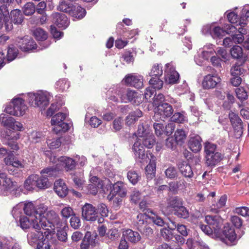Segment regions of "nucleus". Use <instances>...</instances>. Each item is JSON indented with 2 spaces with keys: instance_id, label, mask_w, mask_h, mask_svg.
Masks as SVG:
<instances>
[{
  "instance_id": "nucleus-3",
  "label": "nucleus",
  "mask_w": 249,
  "mask_h": 249,
  "mask_svg": "<svg viewBox=\"0 0 249 249\" xmlns=\"http://www.w3.org/2000/svg\"><path fill=\"white\" fill-rule=\"evenodd\" d=\"M90 181L91 183L88 186L89 193L96 195L99 189H102L104 192H106V188H104V185L106 182H109V180L106 178L104 180H102L97 176H93L90 178Z\"/></svg>"
},
{
  "instance_id": "nucleus-24",
  "label": "nucleus",
  "mask_w": 249,
  "mask_h": 249,
  "mask_svg": "<svg viewBox=\"0 0 249 249\" xmlns=\"http://www.w3.org/2000/svg\"><path fill=\"white\" fill-rule=\"evenodd\" d=\"M95 245V237L91 236L90 232L87 231L80 245L81 249H89Z\"/></svg>"
},
{
  "instance_id": "nucleus-56",
  "label": "nucleus",
  "mask_w": 249,
  "mask_h": 249,
  "mask_svg": "<svg viewBox=\"0 0 249 249\" xmlns=\"http://www.w3.org/2000/svg\"><path fill=\"white\" fill-rule=\"evenodd\" d=\"M47 217L50 219L51 223L53 224H58L60 222V218L58 215L54 211H50L47 213Z\"/></svg>"
},
{
  "instance_id": "nucleus-61",
  "label": "nucleus",
  "mask_w": 249,
  "mask_h": 249,
  "mask_svg": "<svg viewBox=\"0 0 249 249\" xmlns=\"http://www.w3.org/2000/svg\"><path fill=\"white\" fill-rule=\"evenodd\" d=\"M46 142L49 148L53 149L58 148L61 143L60 138L53 140L48 139Z\"/></svg>"
},
{
  "instance_id": "nucleus-25",
  "label": "nucleus",
  "mask_w": 249,
  "mask_h": 249,
  "mask_svg": "<svg viewBox=\"0 0 249 249\" xmlns=\"http://www.w3.org/2000/svg\"><path fill=\"white\" fill-rule=\"evenodd\" d=\"M223 234L231 243H233L236 239L237 235L235 233V230L229 225L224 227Z\"/></svg>"
},
{
  "instance_id": "nucleus-58",
  "label": "nucleus",
  "mask_w": 249,
  "mask_h": 249,
  "mask_svg": "<svg viewBox=\"0 0 249 249\" xmlns=\"http://www.w3.org/2000/svg\"><path fill=\"white\" fill-rule=\"evenodd\" d=\"M150 158L149 163L145 167V171H154L156 170V157L151 153H149Z\"/></svg>"
},
{
  "instance_id": "nucleus-27",
  "label": "nucleus",
  "mask_w": 249,
  "mask_h": 249,
  "mask_svg": "<svg viewBox=\"0 0 249 249\" xmlns=\"http://www.w3.org/2000/svg\"><path fill=\"white\" fill-rule=\"evenodd\" d=\"M142 115V113L139 109L130 112L126 117V124L127 125H130L134 124Z\"/></svg>"
},
{
  "instance_id": "nucleus-48",
  "label": "nucleus",
  "mask_w": 249,
  "mask_h": 249,
  "mask_svg": "<svg viewBox=\"0 0 249 249\" xmlns=\"http://www.w3.org/2000/svg\"><path fill=\"white\" fill-rule=\"evenodd\" d=\"M35 38L40 41L45 40L47 38V34L41 28H36L34 32Z\"/></svg>"
},
{
  "instance_id": "nucleus-10",
  "label": "nucleus",
  "mask_w": 249,
  "mask_h": 249,
  "mask_svg": "<svg viewBox=\"0 0 249 249\" xmlns=\"http://www.w3.org/2000/svg\"><path fill=\"white\" fill-rule=\"evenodd\" d=\"M18 46L23 51L28 52L36 48L34 40L29 36L18 37L16 39Z\"/></svg>"
},
{
  "instance_id": "nucleus-12",
  "label": "nucleus",
  "mask_w": 249,
  "mask_h": 249,
  "mask_svg": "<svg viewBox=\"0 0 249 249\" xmlns=\"http://www.w3.org/2000/svg\"><path fill=\"white\" fill-rule=\"evenodd\" d=\"M40 175H36V186L40 189H45L50 187L53 184V180L48 178L47 175L49 172H40ZM51 178V176H49Z\"/></svg>"
},
{
  "instance_id": "nucleus-2",
  "label": "nucleus",
  "mask_w": 249,
  "mask_h": 249,
  "mask_svg": "<svg viewBox=\"0 0 249 249\" xmlns=\"http://www.w3.org/2000/svg\"><path fill=\"white\" fill-rule=\"evenodd\" d=\"M66 118V114L63 113H58L53 116L51 120V124L54 125L53 131L55 133L60 132H66L69 129V125L68 124L63 122Z\"/></svg>"
},
{
  "instance_id": "nucleus-46",
  "label": "nucleus",
  "mask_w": 249,
  "mask_h": 249,
  "mask_svg": "<svg viewBox=\"0 0 249 249\" xmlns=\"http://www.w3.org/2000/svg\"><path fill=\"white\" fill-rule=\"evenodd\" d=\"M231 56L236 59L241 58L243 56L242 48L238 45L234 46L231 50Z\"/></svg>"
},
{
  "instance_id": "nucleus-14",
  "label": "nucleus",
  "mask_w": 249,
  "mask_h": 249,
  "mask_svg": "<svg viewBox=\"0 0 249 249\" xmlns=\"http://www.w3.org/2000/svg\"><path fill=\"white\" fill-rule=\"evenodd\" d=\"M205 221L215 232L221 227L222 219L220 216L207 215L205 216Z\"/></svg>"
},
{
  "instance_id": "nucleus-60",
  "label": "nucleus",
  "mask_w": 249,
  "mask_h": 249,
  "mask_svg": "<svg viewBox=\"0 0 249 249\" xmlns=\"http://www.w3.org/2000/svg\"><path fill=\"white\" fill-rule=\"evenodd\" d=\"M171 121L178 123H183L186 120V117L184 114L180 112L175 113L171 118Z\"/></svg>"
},
{
  "instance_id": "nucleus-22",
  "label": "nucleus",
  "mask_w": 249,
  "mask_h": 249,
  "mask_svg": "<svg viewBox=\"0 0 249 249\" xmlns=\"http://www.w3.org/2000/svg\"><path fill=\"white\" fill-rule=\"evenodd\" d=\"M201 138L198 135L191 137L189 140L188 145L190 149L194 152H199L202 147Z\"/></svg>"
},
{
  "instance_id": "nucleus-36",
  "label": "nucleus",
  "mask_w": 249,
  "mask_h": 249,
  "mask_svg": "<svg viewBox=\"0 0 249 249\" xmlns=\"http://www.w3.org/2000/svg\"><path fill=\"white\" fill-rule=\"evenodd\" d=\"M249 21V6H245L242 10L239 24L241 26H244Z\"/></svg>"
},
{
  "instance_id": "nucleus-13",
  "label": "nucleus",
  "mask_w": 249,
  "mask_h": 249,
  "mask_svg": "<svg viewBox=\"0 0 249 249\" xmlns=\"http://www.w3.org/2000/svg\"><path fill=\"white\" fill-rule=\"evenodd\" d=\"M124 80L127 85L137 89H140L143 86V78L141 75L128 74Z\"/></svg>"
},
{
  "instance_id": "nucleus-37",
  "label": "nucleus",
  "mask_w": 249,
  "mask_h": 249,
  "mask_svg": "<svg viewBox=\"0 0 249 249\" xmlns=\"http://www.w3.org/2000/svg\"><path fill=\"white\" fill-rule=\"evenodd\" d=\"M14 119L12 117H9L5 114H1L0 115V122L4 126L11 128L12 126Z\"/></svg>"
},
{
  "instance_id": "nucleus-49",
  "label": "nucleus",
  "mask_w": 249,
  "mask_h": 249,
  "mask_svg": "<svg viewBox=\"0 0 249 249\" xmlns=\"http://www.w3.org/2000/svg\"><path fill=\"white\" fill-rule=\"evenodd\" d=\"M35 6L32 2H27L23 7V12L26 16H30L35 12Z\"/></svg>"
},
{
  "instance_id": "nucleus-63",
  "label": "nucleus",
  "mask_w": 249,
  "mask_h": 249,
  "mask_svg": "<svg viewBox=\"0 0 249 249\" xmlns=\"http://www.w3.org/2000/svg\"><path fill=\"white\" fill-rule=\"evenodd\" d=\"M216 146L215 144L210 142H206L204 147L206 156L208 155L209 154H215L216 153Z\"/></svg>"
},
{
  "instance_id": "nucleus-50",
  "label": "nucleus",
  "mask_w": 249,
  "mask_h": 249,
  "mask_svg": "<svg viewBox=\"0 0 249 249\" xmlns=\"http://www.w3.org/2000/svg\"><path fill=\"white\" fill-rule=\"evenodd\" d=\"M75 214L73 209L70 206L64 207L61 211L62 216L66 219H68L71 216H73Z\"/></svg>"
},
{
  "instance_id": "nucleus-34",
  "label": "nucleus",
  "mask_w": 249,
  "mask_h": 249,
  "mask_svg": "<svg viewBox=\"0 0 249 249\" xmlns=\"http://www.w3.org/2000/svg\"><path fill=\"white\" fill-rule=\"evenodd\" d=\"M71 176L76 187L79 189L82 188V185L85 182L83 174L81 172H75Z\"/></svg>"
},
{
  "instance_id": "nucleus-43",
  "label": "nucleus",
  "mask_w": 249,
  "mask_h": 249,
  "mask_svg": "<svg viewBox=\"0 0 249 249\" xmlns=\"http://www.w3.org/2000/svg\"><path fill=\"white\" fill-rule=\"evenodd\" d=\"M18 53V50L13 46L9 47L7 52V61L9 62L15 59L17 56Z\"/></svg>"
},
{
  "instance_id": "nucleus-8",
  "label": "nucleus",
  "mask_w": 249,
  "mask_h": 249,
  "mask_svg": "<svg viewBox=\"0 0 249 249\" xmlns=\"http://www.w3.org/2000/svg\"><path fill=\"white\" fill-rule=\"evenodd\" d=\"M82 216L87 221H95L98 217L95 207L90 203H86L82 207Z\"/></svg>"
},
{
  "instance_id": "nucleus-5",
  "label": "nucleus",
  "mask_w": 249,
  "mask_h": 249,
  "mask_svg": "<svg viewBox=\"0 0 249 249\" xmlns=\"http://www.w3.org/2000/svg\"><path fill=\"white\" fill-rule=\"evenodd\" d=\"M106 183L109 185L110 189V194L107 196L108 199H111L117 195L122 197H124L126 196V189L124 184L123 182L117 181L113 184L109 181V182H106Z\"/></svg>"
},
{
  "instance_id": "nucleus-31",
  "label": "nucleus",
  "mask_w": 249,
  "mask_h": 249,
  "mask_svg": "<svg viewBox=\"0 0 249 249\" xmlns=\"http://www.w3.org/2000/svg\"><path fill=\"white\" fill-rule=\"evenodd\" d=\"M227 200V196L226 195L222 196L216 204L212 205L211 211L214 213H218L220 209L225 205Z\"/></svg>"
},
{
  "instance_id": "nucleus-6",
  "label": "nucleus",
  "mask_w": 249,
  "mask_h": 249,
  "mask_svg": "<svg viewBox=\"0 0 249 249\" xmlns=\"http://www.w3.org/2000/svg\"><path fill=\"white\" fill-rule=\"evenodd\" d=\"M172 107L168 103H162L157 107V111L154 116L155 120H164V119L170 117L173 113Z\"/></svg>"
},
{
  "instance_id": "nucleus-30",
  "label": "nucleus",
  "mask_w": 249,
  "mask_h": 249,
  "mask_svg": "<svg viewBox=\"0 0 249 249\" xmlns=\"http://www.w3.org/2000/svg\"><path fill=\"white\" fill-rule=\"evenodd\" d=\"M86 10L84 8L79 5H72V9L71 11L70 15L76 18L81 19L85 17Z\"/></svg>"
},
{
  "instance_id": "nucleus-35",
  "label": "nucleus",
  "mask_w": 249,
  "mask_h": 249,
  "mask_svg": "<svg viewBox=\"0 0 249 249\" xmlns=\"http://www.w3.org/2000/svg\"><path fill=\"white\" fill-rule=\"evenodd\" d=\"M149 130L148 127L147 125H144L142 123L138 125L137 133H134L133 136L141 138L145 137L150 134Z\"/></svg>"
},
{
  "instance_id": "nucleus-19",
  "label": "nucleus",
  "mask_w": 249,
  "mask_h": 249,
  "mask_svg": "<svg viewBox=\"0 0 249 249\" xmlns=\"http://www.w3.org/2000/svg\"><path fill=\"white\" fill-rule=\"evenodd\" d=\"M57 161L58 163L56 164V166L60 164L64 167L66 170H72L75 167V161L70 157L61 156L58 158Z\"/></svg>"
},
{
  "instance_id": "nucleus-38",
  "label": "nucleus",
  "mask_w": 249,
  "mask_h": 249,
  "mask_svg": "<svg viewBox=\"0 0 249 249\" xmlns=\"http://www.w3.org/2000/svg\"><path fill=\"white\" fill-rule=\"evenodd\" d=\"M36 179L35 174H32L29 176L24 181V187L27 190L33 189L34 186H36Z\"/></svg>"
},
{
  "instance_id": "nucleus-28",
  "label": "nucleus",
  "mask_w": 249,
  "mask_h": 249,
  "mask_svg": "<svg viewBox=\"0 0 249 249\" xmlns=\"http://www.w3.org/2000/svg\"><path fill=\"white\" fill-rule=\"evenodd\" d=\"M11 21L15 24H21L23 20L24 17L21 12L19 9H15L12 10L10 13Z\"/></svg>"
},
{
  "instance_id": "nucleus-53",
  "label": "nucleus",
  "mask_w": 249,
  "mask_h": 249,
  "mask_svg": "<svg viewBox=\"0 0 249 249\" xmlns=\"http://www.w3.org/2000/svg\"><path fill=\"white\" fill-rule=\"evenodd\" d=\"M175 139L178 142H182L186 139V134L182 129H177L175 134Z\"/></svg>"
},
{
  "instance_id": "nucleus-9",
  "label": "nucleus",
  "mask_w": 249,
  "mask_h": 249,
  "mask_svg": "<svg viewBox=\"0 0 249 249\" xmlns=\"http://www.w3.org/2000/svg\"><path fill=\"white\" fill-rule=\"evenodd\" d=\"M0 179L2 180V184L0 187V193L2 195L6 196L8 193L16 188V182L13 181L10 178H8L5 173H1Z\"/></svg>"
},
{
  "instance_id": "nucleus-32",
  "label": "nucleus",
  "mask_w": 249,
  "mask_h": 249,
  "mask_svg": "<svg viewBox=\"0 0 249 249\" xmlns=\"http://www.w3.org/2000/svg\"><path fill=\"white\" fill-rule=\"evenodd\" d=\"M172 213L177 216L178 218L186 219L189 216V212L188 210L184 206L180 205L177 210H175Z\"/></svg>"
},
{
  "instance_id": "nucleus-15",
  "label": "nucleus",
  "mask_w": 249,
  "mask_h": 249,
  "mask_svg": "<svg viewBox=\"0 0 249 249\" xmlns=\"http://www.w3.org/2000/svg\"><path fill=\"white\" fill-rule=\"evenodd\" d=\"M220 78L217 75L208 74L202 81V87L205 89H213L220 82Z\"/></svg>"
},
{
  "instance_id": "nucleus-52",
  "label": "nucleus",
  "mask_w": 249,
  "mask_h": 249,
  "mask_svg": "<svg viewBox=\"0 0 249 249\" xmlns=\"http://www.w3.org/2000/svg\"><path fill=\"white\" fill-rule=\"evenodd\" d=\"M123 120L122 117H119L115 118L112 122V127L114 131L117 132L123 128Z\"/></svg>"
},
{
  "instance_id": "nucleus-33",
  "label": "nucleus",
  "mask_w": 249,
  "mask_h": 249,
  "mask_svg": "<svg viewBox=\"0 0 249 249\" xmlns=\"http://www.w3.org/2000/svg\"><path fill=\"white\" fill-rule=\"evenodd\" d=\"M24 213L29 216L34 215L36 219H37V214L38 213V210L35 208L34 205L32 202H28L25 204L24 207Z\"/></svg>"
},
{
  "instance_id": "nucleus-23",
  "label": "nucleus",
  "mask_w": 249,
  "mask_h": 249,
  "mask_svg": "<svg viewBox=\"0 0 249 249\" xmlns=\"http://www.w3.org/2000/svg\"><path fill=\"white\" fill-rule=\"evenodd\" d=\"M123 237L134 243L139 242L141 239V237L138 232L133 231L130 229L123 231Z\"/></svg>"
},
{
  "instance_id": "nucleus-41",
  "label": "nucleus",
  "mask_w": 249,
  "mask_h": 249,
  "mask_svg": "<svg viewBox=\"0 0 249 249\" xmlns=\"http://www.w3.org/2000/svg\"><path fill=\"white\" fill-rule=\"evenodd\" d=\"M141 140L142 145L147 148H152L155 142L154 136L150 134L142 138V139Z\"/></svg>"
},
{
  "instance_id": "nucleus-16",
  "label": "nucleus",
  "mask_w": 249,
  "mask_h": 249,
  "mask_svg": "<svg viewBox=\"0 0 249 249\" xmlns=\"http://www.w3.org/2000/svg\"><path fill=\"white\" fill-rule=\"evenodd\" d=\"M53 22L59 28H66L69 25L67 17L64 14L54 13L52 15Z\"/></svg>"
},
{
  "instance_id": "nucleus-57",
  "label": "nucleus",
  "mask_w": 249,
  "mask_h": 249,
  "mask_svg": "<svg viewBox=\"0 0 249 249\" xmlns=\"http://www.w3.org/2000/svg\"><path fill=\"white\" fill-rule=\"evenodd\" d=\"M162 67L160 65H154L151 70L149 75L150 76H160L162 74Z\"/></svg>"
},
{
  "instance_id": "nucleus-55",
  "label": "nucleus",
  "mask_w": 249,
  "mask_h": 249,
  "mask_svg": "<svg viewBox=\"0 0 249 249\" xmlns=\"http://www.w3.org/2000/svg\"><path fill=\"white\" fill-rule=\"evenodd\" d=\"M96 210L97 213H99L103 217L108 216V210L106 204L104 203L99 204Z\"/></svg>"
},
{
  "instance_id": "nucleus-40",
  "label": "nucleus",
  "mask_w": 249,
  "mask_h": 249,
  "mask_svg": "<svg viewBox=\"0 0 249 249\" xmlns=\"http://www.w3.org/2000/svg\"><path fill=\"white\" fill-rule=\"evenodd\" d=\"M57 9L70 14L71 11L72 9V5L69 2H66L65 0H61L57 7Z\"/></svg>"
},
{
  "instance_id": "nucleus-47",
  "label": "nucleus",
  "mask_w": 249,
  "mask_h": 249,
  "mask_svg": "<svg viewBox=\"0 0 249 249\" xmlns=\"http://www.w3.org/2000/svg\"><path fill=\"white\" fill-rule=\"evenodd\" d=\"M149 84L154 89H160L163 86V82L157 76L152 77L149 81Z\"/></svg>"
},
{
  "instance_id": "nucleus-29",
  "label": "nucleus",
  "mask_w": 249,
  "mask_h": 249,
  "mask_svg": "<svg viewBox=\"0 0 249 249\" xmlns=\"http://www.w3.org/2000/svg\"><path fill=\"white\" fill-rule=\"evenodd\" d=\"M19 223L21 229L25 231L30 229L32 226L34 228V224L36 223V219H30L26 216H22L20 217Z\"/></svg>"
},
{
  "instance_id": "nucleus-54",
  "label": "nucleus",
  "mask_w": 249,
  "mask_h": 249,
  "mask_svg": "<svg viewBox=\"0 0 249 249\" xmlns=\"http://www.w3.org/2000/svg\"><path fill=\"white\" fill-rule=\"evenodd\" d=\"M5 134H2V135L8 141L10 140H17L19 138L20 134L19 133L11 131L10 130H7Z\"/></svg>"
},
{
  "instance_id": "nucleus-21",
  "label": "nucleus",
  "mask_w": 249,
  "mask_h": 249,
  "mask_svg": "<svg viewBox=\"0 0 249 249\" xmlns=\"http://www.w3.org/2000/svg\"><path fill=\"white\" fill-rule=\"evenodd\" d=\"M12 104L15 105L17 114H18L19 116L23 115L28 109L24 101L20 98L14 99L12 101Z\"/></svg>"
},
{
  "instance_id": "nucleus-59",
  "label": "nucleus",
  "mask_w": 249,
  "mask_h": 249,
  "mask_svg": "<svg viewBox=\"0 0 249 249\" xmlns=\"http://www.w3.org/2000/svg\"><path fill=\"white\" fill-rule=\"evenodd\" d=\"M237 97L240 100H245L248 98L247 91L242 87L238 88L235 89Z\"/></svg>"
},
{
  "instance_id": "nucleus-4",
  "label": "nucleus",
  "mask_w": 249,
  "mask_h": 249,
  "mask_svg": "<svg viewBox=\"0 0 249 249\" xmlns=\"http://www.w3.org/2000/svg\"><path fill=\"white\" fill-rule=\"evenodd\" d=\"M132 150L136 158L141 162H147L149 159V153H145L141 139H138L134 143Z\"/></svg>"
},
{
  "instance_id": "nucleus-44",
  "label": "nucleus",
  "mask_w": 249,
  "mask_h": 249,
  "mask_svg": "<svg viewBox=\"0 0 249 249\" xmlns=\"http://www.w3.org/2000/svg\"><path fill=\"white\" fill-rule=\"evenodd\" d=\"M233 212L244 217L249 218V208L246 206L236 207Z\"/></svg>"
},
{
  "instance_id": "nucleus-42",
  "label": "nucleus",
  "mask_w": 249,
  "mask_h": 249,
  "mask_svg": "<svg viewBox=\"0 0 249 249\" xmlns=\"http://www.w3.org/2000/svg\"><path fill=\"white\" fill-rule=\"evenodd\" d=\"M43 236L42 238L39 240V242L37 243L36 246L37 249H50V244L49 243V238H51L52 236Z\"/></svg>"
},
{
  "instance_id": "nucleus-45",
  "label": "nucleus",
  "mask_w": 249,
  "mask_h": 249,
  "mask_svg": "<svg viewBox=\"0 0 249 249\" xmlns=\"http://www.w3.org/2000/svg\"><path fill=\"white\" fill-rule=\"evenodd\" d=\"M245 72V70L242 65L236 63L231 69V73L232 76H240Z\"/></svg>"
},
{
  "instance_id": "nucleus-7",
  "label": "nucleus",
  "mask_w": 249,
  "mask_h": 249,
  "mask_svg": "<svg viewBox=\"0 0 249 249\" xmlns=\"http://www.w3.org/2000/svg\"><path fill=\"white\" fill-rule=\"evenodd\" d=\"M52 224L45 217H42L39 219V222L37 219H36V223L34 224V229L38 231L42 229L45 231H43L45 236H52L54 234V231L51 225Z\"/></svg>"
},
{
  "instance_id": "nucleus-1",
  "label": "nucleus",
  "mask_w": 249,
  "mask_h": 249,
  "mask_svg": "<svg viewBox=\"0 0 249 249\" xmlns=\"http://www.w3.org/2000/svg\"><path fill=\"white\" fill-rule=\"evenodd\" d=\"M28 97L29 104L34 107L45 109L49 105V94L47 92L40 91L36 93H29Z\"/></svg>"
},
{
  "instance_id": "nucleus-39",
  "label": "nucleus",
  "mask_w": 249,
  "mask_h": 249,
  "mask_svg": "<svg viewBox=\"0 0 249 249\" xmlns=\"http://www.w3.org/2000/svg\"><path fill=\"white\" fill-rule=\"evenodd\" d=\"M179 78L178 73L175 71H172L168 72L165 76V81L167 83L173 84L176 83Z\"/></svg>"
},
{
  "instance_id": "nucleus-51",
  "label": "nucleus",
  "mask_w": 249,
  "mask_h": 249,
  "mask_svg": "<svg viewBox=\"0 0 249 249\" xmlns=\"http://www.w3.org/2000/svg\"><path fill=\"white\" fill-rule=\"evenodd\" d=\"M181 205L182 203L177 197H174L171 199L168 202L167 209H172V212H174L175 210H177Z\"/></svg>"
},
{
  "instance_id": "nucleus-20",
  "label": "nucleus",
  "mask_w": 249,
  "mask_h": 249,
  "mask_svg": "<svg viewBox=\"0 0 249 249\" xmlns=\"http://www.w3.org/2000/svg\"><path fill=\"white\" fill-rule=\"evenodd\" d=\"M43 236H45L43 231H38L36 230L35 231H31L27 234L28 242L32 246H37V243Z\"/></svg>"
},
{
  "instance_id": "nucleus-62",
  "label": "nucleus",
  "mask_w": 249,
  "mask_h": 249,
  "mask_svg": "<svg viewBox=\"0 0 249 249\" xmlns=\"http://www.w3.org/2000/svg\"><path fill=\"white\" fill-rule=\"evenodd\" d=\"M231 221L232 225L237 229H240L243 223V219L237 215L231 216Z\"/></svg>"
},
{
  "instance_id": "nucleus-17",
  "label": "nucleus",
  "mask_w": 249,
  "mask_h": 249,
  "mask_svg": "<svg viewBox=\"0 0 249 249\" xmlns=\"http://www.w3.org/2000/svg\"><path fill=\"white\" fill-rule=\"evenodd\" d=\"M54 191L61 197H65L68 193V188L61 179H58L54 182Z\"/></svg>"
},
{
  "instance_id": "nucleus-18",
  "label": "nucleus",
  "mask_w": 249,
  "mask_h": 249,
  "mask_svg": "<svg viewBox=\"0 0 249 249\" xmlns=\"http://www.w3.org/2000/svg\"><path fill=\"white\" fill-rule=\"evenodd\" d=\"M205 158L206 165L208 167L213 168L222 160L223 157L220 153L216 152L215 154L206 156Z\"/></svg>"
},
{
  "instance_id": "nucleus-11",
  "label": "nucleus",
  "mask_w": 249,
  "mask_h": 249,
  "mask_svg": "<svg viewBox=\"0 0 249 249\" xmlns=\"http://www.w3.org/2000/svg\"><path fill=\"white\" fill-rule=\"evenodd\" d=\"M9 13L5 5L0 6V29L4 24L6 32L11 31L13 28L11 21L9 20Z\"/></svg>"
},
{
  "instance_id": "nucleus-64",
  "label": "nucleus",
  "mask_w": 249,
  "mask_h": 249,
  "mask_svg": "<svg viewBox=\"0 0 249 249\" xmlns=\"http://www.w3.org/2000/svg\"><path fill=\"white\" fill-rule=\"evenodd\" d=\"M160 232L163 239L167 241H171L174 236L172 231L166 228L161 229Z\"/></svg>"
},
{
  "instance_id": "nucleus-26",
  "label": "nucleus",
  "mask_w": 249,
  "mask_h": 249,
  "mask_svg": "<svg viewBox=\"0 0 249 249\" xmlns=\"http://www.w3.org/2000/svg\"><path fill=\"white\" fill-rule=\"evenodd\" d=\"M151 218V215L146 213V212L143 213H139L137 216V229L142 230L143 227L146 226L148 223L147 220Z\"/></svg>"
}]
</instances>
